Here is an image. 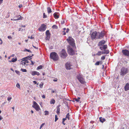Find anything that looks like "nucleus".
<instances>
[{
  "label": "nucleus",
  "mask_w": 129,
  "mask_h": 129,
  "mask_svg": "<svg viewBox=\"0 0 129 129\" xmlns=\"http://www.w3.org/2000/svg\"><path fill=\"white\" fill-rule=\"evenodd\" d=\"M104 31H102L101 32L94 31L91 35V37L92 39H101L105 35Z\"/></svg>",
  "instance_id": "f257e3e1"
},
{
  "label": "nucleus",
  "mask_w": 129,
  "mask_h": 129,
  "mask_svg": "<svg viewBox=\"0 0 129 129\" xmlns=\"http://www.w3.org/2000/svg\"><path fill=\"white\" fill-rule=\"evenodd\" d=\"M50 58L54 61H57L59 59L58 54L55 52H51L50 53Z\"/></svg>",
  "instance_id": "f03ea898"
},
{
  "label": "nucleus",
  "mask_w": 129,
  "mask_h": 129,
  "mask_svg": "<svg viewBox=\"0 0 129 129\" xmlns=\"http://www.w3.org/2000/svg\"><path fill=\"white\" fill-rule=\"evenodd\" d=\"M76 78L81 83L83 84H85V80L82 75L80 74L77 75Z\"/></svg>",
  "instance_id": "7ed1b4c3"
},
{
  "label": "nucleus",
  "mask_w": 129,
  "mask_h": 129,
  "mask_svg": "<svg viewBox=\"0 0 129 129\" xmlns=\"http://www.w3.org/2000/svg\"><path fill=\"white\" fill-rule=\"evenodd\" d=\"M66 40L72 47H74L75 46L74 40L71 37H69Z\"/></svg>",
  "instance_id": "20e7f679"
},
{
  "label": "nucleus",
  "mask_w": 129,
  "mask_h": 129,
  "mask_svg": "<svg viewBox=\"0 0 129 129\" xmlns=\"http://www.w3.org/2000/svg\"><path fill=\"white\" fill-rule=\"evenodd\" d=\"M128 72V69L127 68L123 67L121 69L120 74L122 76H123Z\"/></svg>",
  "instance_id": "39448f33"
},
{
  "label": "nucleus",
  "mask_w": 129,
  "mask_h": 129,
  "mask_svg": "<svg viewBox=\"0 0 129 129\" xmlns=\"http://www.w3.org/2000/svg\"><path fill=\"white\" fill-rule=\"evenodd\" d=\"M32 107L38 111H39L41 110L39 105L35 101L33 102V105L32 106Z\"/></svg>",
  "instance_id": "423d86ee"
},
{
  "label": "nucleus",
  "mask_w": 129,
  "mask_h": 129,
  "mask_svg": "<svg viewBox=\"0 0 129 129\" xmlns=\"http://www.w3.org/2000/svg\"><path fill=\"white\" fill-rule=\"evenodd\" d=\"M67 48L68 52L69 54L71 55H73L74 54V51L71 46H68Z\"/></svg>",
  "instance_id": "0eeeda50"
},
{
  "label": "nucleus",
  "mask_w": 129,
  "mask_h": 129,
  "mask_svg": "<svg viewBox=\"0 0 129 129\" xmlns=\"http://www.w3.org/2000/svg\"><path fill=\"white\" fill-rule=\"evenodd\" d=\"M67 56V54L65 50L64 49H62L60 53V57L62 58H64Z\"/></svg>",
  "instance_id": "6e6552de"
},
{
  "label": "nucleus",
  "mask_w": 129,
  "mask_h": 129,
  "mask_svg": "<svg viewBox=\"0 0 129 129\" xmlns=\"http://www.w3.org/2000/svg\"><path fill=\"white\" fill-rule=\"evenodd\" d=\"M46 25L44 24H41L40 27L38 29V30L40 31H43L46 30Z\"/></svg>",
  "instance_id": "1a4fd4ad"
},
{
  "label": "nucleus",
  "mask_w": 129,
  "mask_h": 129,
  "mask_svg": "<svg viewBox=\"0 0 129 129\" xmlns=\"http://www.w3.org/2000/svg\"><path fill=\"white\" fill-rule=\"evenodd\" d=\"M22 59L23 60L21 61V64L22 65H25V66L28 65V63H29L28 61L25 59V58H23Z\"/></svg>",
  "instance_id": "9d476101"
},
{
  "label": "nucleus",
  "mask_w": 129,
  "mask_h": 129,
  "mask_svg": "<svg viewBox=\"0 0 129 129\" xmlns=\"http://www.w3.org/2000/svg\"><path fill=\"white\" fill-rule=\"evenodd\" d=\"M46 35L45 38L46 40H49L50 38L51 34L49 30H47L46 31Z\"/></svg>",
  "instance_id": "9b49d317"
},
{
  "label": "nucleus",
  "mask_w": 129,
  "mask_h": 129,
  "mask_svg": "<svg viewBox=\"0 0 129 129\" xmlns=\"http://www.w3.org/2000/svg\"><path fill=\"white\" fill-rule=\"evenodd\" d=\"M122 52L124 55L126 56H129V51L127 50H123L122 51Z\"/></svg>",
  "instance_id": "f8f14e48"
},
{
  "label": "nucleus",
  "mask_w": 129,
  "mask_h": 129,
  "mask_svg": "<svg viewBox=\"0 0 129 129\" xmlns=\"http://www.w3.org/2000/svg\"><path fill=\"white\" fill-rule=\"evenodd\" d=\"M14 18H15V19H14V21H16L21 20L22 18H23L21 17L20 15H19L15 16L14 17Z\"/></svg>",
  "instance_id": "ddd939ff"
},
{
  "label": "nucleus",
  "mask_w": 129,
  "mask_h": 129,
  "mask_svg": "<svg viewBox=\"0 0 129 129\" xmlns=\"http://www.w3.org/2000/svg\"><path fill=\"white\" fill-rule=\"evenodd\" d=\"M72 65L70 63L68 62L66 64V68L67 69L70 70L71 69Z\"/></svg>",
  "instance_id": "4468645a"
},
{
  "label": "nucleus",
  "mask_w": 129,
  "mask_h": 129,
  "mask_svg": "<svg viewBox=\"0 0 129 129\" xmlns=\"http://www.w3.org/2000/svg\"><path fill=\"white\" fill-rule=\"evenodd\" d=\"M59 13L58 12H55L53 14L54 18L56 19H57L59 17Z\"/></svg>",
  "instance_id": "2eb2a0df"
},
{
  "label": "nucleus",
  "mask_w": 129,
  "mask_h": 129,
  "mask_svg": "<svg viewBox=\"0 0 129 129\" xmlns=\"http://www.w3.org/2000/svg\"><path fill=\"white\" fill-rule=\"evenodd\" d=\"M31 74L33 76H34L35 75H37L38 76H39L40 75V74L39 72L36 71L32 72H31Z\"/></svg>",
  "instance_id": "dca6fc26"
},
{
  "label": "nucleus",
  "mask_w": 129,
  "mask_h": 129,
  "mask_svg": "<svg viewBox=\"0 0 129 129\" xmlns=\"http://www.w3.org/2000/svg\"><path fill=\"white\" fill-rule=\"evenodd\" d=\"M125 90L127 91L129 90V84L127 83L126 84L124 87Z\"/></svg>",
  "instance_id": "f3484780"
},
{
  "label": "nucleus",
  "mask_w": 129,
  "mask_h": 129,
  "mask_svg": "<svg viewBox=\"0 0 129 129\" xmlns=\"http://www.w3.org/2000/svg\"><path fill=\"white\" fill-rule=\"evenodd\" d=\"M105 41L104 40H102L99 42L98 45L99 46H102L105 43Z\"/></svg>",
  "instance_id": "a211bd4d"
},
{
  "label": "nucleus",
  "mask_w": 129,
  "mask_h": 129,
  "mask_svg": "<svg viewBox=\"0 0 129 129\" xmlns=\"http://www.w3.org/2000/svg\"><path fill=\"white\" fill-rule=\"evenodd\" d=\"M48 13L49 14L52 12L51 9L50 7H48L47 8Z\"/></svg>",
  "instance_id": "6ab92c4d"
},
{
  "label": "nucleus",
  "mask_w": 129,
  "mask_h": 129,
  "mask_svg": "<svg viewBox=\"0 0 129 129\" xmlns=\"http://www.w3.org/2000/svg\"><path fill=\"white\" fill-rule=\"evenodd\" d=\"M17 60V58H13L11 60H9V61L10 62H14L16 61Z\"/></svg>",
  "instance_id": "aec40b11"
},
{
  "label": "nucleus",
  "mask_w": 129,
  "mask_h": 129,
  "mask_svg": "<svg viewBox=\"0 0 129 129\" xmlns=\"http://www.w3.org/2000/svg\"><path fill=\"white\" fill-rule=\"evenodd\" d=\"M99 119L100 121L102 123L106 121V120L105 118H103L102 117H100Z\"/></svg>",
  "instance_id": "412c9836"
},
{
  "label": "nucleus",
  "mask_w": 129,
  "mask_h": 129,
  "mask_svg": "<svg viewBox=\"0 0 129 129\" xmlns=\"http://www.w3.org/2000/svg\"><path fill=\"white\" fill-rule=\"evenodd\" d=\"M55 103V101L54 99H52L50 102V104H54Z\"/></svg>",
  "instance_id": "4be33fe9"
},
{
  "label": "nucleus",
  "mask_w": 129,
  "mask_h": 129,
  "mask_svg": "<svg viewBox=\"0 0 129 129\" xmlns=\"http://www.w3.org/2000/svg\"><path fill=\"white\" fill-rule=\"evenodd\" d=\"M103 54H108L109 53V52L108 50H105L104 51H102Z\"/></svg>",
  "instance_id": "5701e85b"
},
{
  "label": "nucleus",
  "mask_w": 129,
  "mask_h": 129,
  "mask_svg": "<svg viewBox=\"0 0 129 129\" xmlns=\"http://www.w3.org/2000/svg\"><path fill=\"white\" fill-rule=\"evenodd\" d=\"M56 113L58 114H59L60 113V108H56Z\"/></svg>",
  "instance_id": "b1692460"
},
{
  "label": "nucleus",
  "mask_w": 129,
  "mask_h": 129,
  "mask_svg": "<svg viewBox=\"0 0 129 129\" xmlns=\"http://www.w3.org/2000/svg\"><path fill=\"white\" fill-rule=\"evenodd\" d=\"M80 98L78 97L77 98H75V101L77 102H79L80 101V103L81 102L80 101H79V100L80 99Z\"/></svg>",
  "instance_id": "393cba45"
},
{
  "label": "nucleus",
  "mask_w": 129,
  "mask_h": 129,
  "mask_svg": "<svg viewBox=\"0 0 129 129\" xmlns=\"http://www.w3.org/2000/svg\"><path fill=\"white\" fill-rule=\"evenodd\" d=\"M102 54H103L102 51H98L97 53L96 54V55H100Z\"/></svg>",
  "instance_id": "a878e982"
},
{
  "label": "nucleus",
  "mask_w": 129,
  "mask_h": 129,
  "mask_svg": "<svg viewBox=\"0 0 129 129\" xmlns=\"http://www.w3.org/2000/svg\"><path fill=\"white\" fill-rule=\"evenodd\" d=\"M66 118H67L68 120L70 119V114L69 113L67 114Z\"/></svg>",
  "instance_id": "bb28decb"
},
{
  "label": "nucleus",
  "mask_w": 129,
  "mask_h": 129,
  "mask_svg": "<svg viewBox=\"0 0 129 129\" xmlns=\"http://www.w3.org/2000/svg\"><path fill=\"white\" fill-rule=\"evenodd\" d=\"M23 51L24 52L26 51L30 53H31V50H30L29 49H27L26 48L24 50H23Z\"/></svg>",
  "instance_id": "cd10ccee"
},
{
  "label": "nucleus",
  "mask_w": 129,
  "mask_h": 129,
  "mask_svg": "<svg viewBox=\"0 0 129 129\" xmlns=\"http://www.w3.org/2000/svg\"><path fill=\"white\" fill-rule=\"evenodd\" d=\"M52 28L53 29H57L58 28V27L56 25H54L52 26Z\"/></svg>",
  "instance_id": "c85d7f7f"
},
{
  "label": "nucleus",
  "mask_w": 129,
  "mask_h": 129,
  "mask_svg": "<svg viewBox=\"0 0 129 129\" xmlns=\"http://www.w3.org/2000/svg\"><path fill=\"white\" fill-rule=\"evenodd\" d=\"M47 18V16L46 14L45 13H43V18Z\"/></svg>",
  "instance_id": "c756f323"
},
{
  "label": "nucleus",
  "mask_w": 129,
  "mask_h": 129,
  "mask_svg": "<svg viewBox=\"0 0 129 129\" xmlns=\"http://www.w3.org/2000/svg\"><path fill=\"white\" fill-rule=\"evenodd\" d=\"M20 71L23 72H26L27 71L25 69H24L22 68H21L20 70Z\"/></svg>",
  "instance_id": "7c9ffc66"
},
{
  "label": "nucleus",
  "mask_w": 129,
  "mask_h": 129,
  "mask_svg": "<svg viewBox=\"0 0 129 129\" xmlns=\"http://www.w3.org/2000/svg\"><path fill=\"white\" fill-rule=\"evenodd\" d=\"M42 67L43 66L42 65H40L37 67V70H39L41 69L42 68Z\"/></svg>",
  "instance_id": "2f4dec72"
},
{
  "label": "nucleus",
  "mask_w": 129,
  "mask_h": 129,
  "mask_svg": "<svg viewBox=\"0 0 129 129\" xmlns=\"http://www.w3.org/2000/svg\"><path fill=\"white\" fill-rule=\"evenodd\" d=\"M44 115H48L49 114V112L47 111H44Z\"/></svg>",
  "instance_id": "473e14b6"
},
{
  "label": "nucleus",
  "mask_w": 129,
  "mask_h": 129,
  "mask_svg": "<svg viewBox=\"0 0 129 129\" xmlns=\"http://www.w3.org/2000/svg\"><path fill=\"white\" fill-rule=\"evenodd\" d=\"M16 86L18 88H19L20 89V86L19 84L18 83L16 84Z\"/></svg>",
  "instance_id": "72a5a7b5"
},
{
  "label": "nucleus",
  "mask_w": 129,
  "mask_h": 129,
  "mask_svg": "<svg viewBox=\"0 0 129 129\" xmlns=\"http://www.w3.org/2000/svg\"><path fill=\"white\" fill-rule=\"evenodd\" d=\"M58 119V118L57 117V115H55V121L56 122L57 121V120Z\"/></svg>",
  "instance_id": "f704fd0d"
},
{
  "label": "nucleus",
  "mask_w": 129,
  "mask_h": 129,
  "mask_svg": "<svg viewBox=\"0 0 129 129\" xmlns=\"http://www.w3.org/2000/svg\"><path fill=\"white\" fill-rule=\"evenodd\" d=\"M43 85V83H41L39 85V86L40 88H42Z\"/></svg>",
  "instance_id": "c9c22d12"
},
{
  "label": "nucleus",
  "mask_w": 129,
  "mask_h": 129,
  "mask_svg": "<svg viewBox=\"0 0 129 129\" xmlns=\"http://www.w3.org/2000/svg\"><path fill=\"white\" fill-rule=\"evenodd\" d=\"M45 123H42L40 126V129H41L43 127V126L44 125H45Z\"/></svg>",
  "instance_id": "e433bc0d"
},
{
  "label": "nucleus",
  "mask_w": 129,
  "mask_h": 129,
  "mask_svg": "<svg viewBox=\"0 0 129 129\" xmlns=\"http://www.w3.org/2000/svg\"><path fill=\"white\" fill-rule=\"evenodd\" d=\"M105 58V56H102L101 58V59L102 60H104Z\"/></svg>",
  "instance_id": "4c0bfd02"
},
{
  "label": "nucleus",
  "mask_w": 129,
  "mask_h": 129,
  "mask_svg": "<svg viewBox=\"0 0 129 129\" xmlns=\"http://www.w3.org/2000/svg\"><path fill=\"white\" fill-rule=\"evenodd\" d=\"M103 48H104V50L106 49L107 47V45H105L103 46Z\"/></svg>",
  "instance_id": "58836bf2"
},
{
  "label": "nucleus",
  "mask_w": 129,
  "mask_h": 129,
  "mask_svg": "<svg viewBox=\"0 0 129 129\" xmlns=\"http://www.w3.org/2000/svg\"><path fill=\"white\" fill-rule=\"evenodd\" d=\"M28 38H30L31 39H34V37H33L32 36H29L28 37Z\"/></svg>",
  "instance_id": "ea45409f"
},
{
  "label": "nucleus",
  "mask_w": 129,
  "mask_h": 129,
  "mask_svg": "<svg viewBox=\"0 0 129 129\" xmlns=\"http://www.w3.org/2000/svg\"><path fill=\"white\" fill-rule=\"evenodd\" d=\"M12 98L11 97H9L7 98V100L8 101H10L11 99Z\"/></svg>",
  "instance_id": "a19ab883"
},
{
  "label": "nucleus",
  "mask_w": 129,
  "mask_h": 129,
  "mask_svg": "<svg viewBox=\"0 0 129 129\" xmlns=\"http://www.w3.org/2000/svg\"><path fill=\"white\" fill-rule=\"evenodd\" d=\"M99 64L100 62L99 61H98L95 63V65H99Z\"/></svg>",
  "instance_id": "79ce46f5"
},
{
  "label": "nucleus",
  "mask_w": 129,
  "mask_h": 129,
  "mask_svg": "<svg viewBox=\"0 0 129 129\" xmlns=\"http://www.w3.org/2000/svg\"><path fill=\"white\" fill-rule=\"evenodd\" d=\"M65 23L64 21L63 20L62 21H61V24H63Z\"/></svg>",
  "instance_id": "37998d69"
},
{
  "label": "nucleus",
  "mask_w": 129,
  "mask_h": 129,
  "mask_svg": "<svg viewBox=\"0 0 129 129\" xmlns=\"http://www.w3.org/2000/svg\"><path fill=\"white\" fill-rule=\"evenodd\" d=\"M10 17V15L9 14H8L7 15L5 16V18H8Z\"/></svg>",
  "instance_id": "c03bdc74"
},
{
  "label": "nucleus",
  "mask_w": 129,
  "mask_h": 129,
  "mask_svg": "<svg viewBox=\"0 0 129 129\" xmlns=\"http://www.w3.org/2000/svg\"><path fill=\"white\" fill-rule=\"evenodd\" d=\"M8 38L9 39H12V37L10 36H8Z\"/></svg>",
  "instance_id": "a18cd8bd"
},
{
  "label": "nucleus",
  "mask_w": 129,
  "mask_h": 129,
  "mask_svg": "<svg viewBox=\"0 0 129 129\" xmlns=\"http://www.w3.org/2000/svg\"><path fill=\"white\" fill-rule=\"evenodd\" d=\"M33 82L34 84H37V85H38V83H37V82L35 81H33Z\"/></svg>",
  "instance_id": "49530a36"
},
{
  "label": "nucleus",
  "mask_w": 129,
  "mask_h": 129,
  "mask_svg": "<svg viewBox=\"0 0 129 129\" xmlns=\"http://www.w3.org/2000/svg\"><path fill=\"white\" fill-rule=\"evenodd\" d=\"M100 49L101 50H104V48L103 47V46L101 47H100Z\"/></svg>",
  "instance_id": "de8ad7c7"
},
{
  "label": "nucleus",
  "mask_w": 129,
  "mask_h": 129,
  "mask_svg": "<svg viewBox=\"0 0 129 129\" xmlns=\"http://www.w3.org/2000/svg\"><path fill=\"white\" fill-rule=\"evenodd\" d=\"M23 6L22 5H20L18 7L19 8H20L22 7Z\"/></svg>",
  "instance_id": "09e8293b"
},
{
  "label": "nucleus",
  "mask_w": 129,
  "mask_h": 129,
  "mask_svg": "<svg viewBox=\"0 0 129 129\" xmlns=\"http://www.w3.org/2000/svg\"><path fill=\"white\" fill-rule=\"evenodd\" d=\"M62 32L63 33V35H66V32L65 31H62Z\"/></svg>",
  "instance_id": "8fccbe9b"
},
{
  "label": "nucleus",
  "mask_w": 129,
  "mask_h": 129,
  "mask_svg": "<svg viewBox=\"0 0 129 129\" xmlns=\"http://www.w3.org/2000/svg\"><path fill=\"white\" fill-rule=\"evenodd\" d=\"M42 98L43 99H45V95L43 94V95L42 96Z\"/></svg>",
  "instance_id": "3c124183"
},
{
  "label": "nucleus",
  "mask_w": 129,
  "mask_h": 129,
  "mask_svg": "<svg viewBox=\"0 0 129 129\" xmlns=\"http://www.w3.org/2000/svg\"><path fill=\"white\" fill-rule=\"evenodd\" d=\"M69 29L68 28H67V30L66 31V33H68V32L69 31Z\"/></svg>",
  "instance_id": "603ef678"
},
{
  "label": "nucleus",
  "mask_w": 129,
  "mask_h": 129,
  "mask_svg": "<svg viewBox=\"0 0 129 129\" xmlns=\"http://www.w3.org/2000/svg\"><path fill=\"white\" fill-rule=\"evenodd\" d=\"M15 72L17 74H18L19 73V72L17 71H15Z\"/></svg>",
  "instance_id": "864d4df0"
},
{
  "label": "nucleus",
  "mask_w": 129,
  "mask_h": 129,
  "mask_svg": "<svg viewBox=\"0 0 129 129\" xmlns=\"http://www.w3.org/2000/svg\"><path fill=\"white\" fill-rule=\"evenodd\" d=\"M66 119H67L66 118H63L62 121H64Z\"/></svg>",
  "instance_id": "5fc2aeb1"
},
{
  "label": "nucleus",
  "mask_w": 129,
  "mask_h": 129,
  "mask_svg": "<svg viewBox=\"0 0 129 129\" xmlns=\"http://www.w3.org/2000/svg\"><path fill=\"white\" fill-rule=\"evenodd\" d=\"M53 80L54 82H56L57 81V79H54Z\"/></svg>",
  "instance_id": "6e6d98bb"
},
{
  "label": "nucleus",
  "mask_w": 129,
  "mask_h": 129,
  "mask_svg": "<svg viewBox=\"0 0 129 129\" xmlns=\"http://www.w3.org/2000/svg\"><path fill=\"white\" fill-rule=\"evenodd\" d=\"M60 104H59L58 105L57 107L56 108H59V107H60Z\"/></svg>",
  "instance_id": "4d7b16f0"
},
{
  "label": "nucleus",
  "mask_w": 129,
  "mask_h": 129,
  "mask_svg": "<svg viewBox=\"0 0 129 129\" xmlns=\"http://www.w3.org/2000/svg\"><path fill=\"white\" fill-rule=\"evenodd\" d=\"M3 0H0V4H1L2 3Z\"/></svg>",
  "instance_id": "13d9d810"
},
{
  "label": "nucleus",
  "mask_w": 129,
  "mask_h": 129,
  "mask_svg": "<svg viewBox=\"0 0 129 129\" xmlns=\"http://www.w3.org/2000/svg\"><path fill=\"white\" fill-rule=\"evenodd\" d=\"M0 41H1V43H0V44L1 45L3 43V41H2V40H1Z\"/></svg>",
  "instance_id": "bf43d9fd"
},
{
  "label": "nucleus",
  "mask_w": 129,
  "mask_h": 129,
  "mask_svg": "<svg viewBox=\"0 0 129 129\" xmlns=\"http://www.w3.org/2000/svg\"><path fill=\"white\" fill-rule=\"evenodd\" d=\"M33 47H34L35 48V49H38V47H36V46H34L33 45Z\"/></svg>",
  "instance_id": "052dcab7"
},
{
  "label": "nucleus",
  "mask_w": 129,
  "mask_h": 129,
  "mask_svg": "<svg viewBox=\"0 0 129 129\" xmlns=\"http://www.w3.org/2000/svg\"><path fill=\"white\" fill-rule=\"evenodd\" d=\"M62 124H63L64 125L65 124V123H64V121H62Z\"/></svg>",
  "instance_id": "680f3d73"
},
{
  "label": "nucleus",
  "mask_w": 129,
  "mask_h": 129,
  "mask_svg": "<svg viewBox=\"0 0 129 129\" xmlns=\"http://www.w3.org/2000/svg\"><path fill=\"white\" fill-rule=\"evenodd\" d=\"M12 108L13 109V112L14 111V107H12Z\"/></svg>",
  "instance_id": "e2e57ef3"
},
{
  "label": "nucleus",
  "mask_w": 129,
  "mask_h": 129,
  "mask_svg": "<svg viewBox=\"0 0 129 129\" xmlns=\"http://www.w3.org/2000/svg\"><path fill=\"white\" fill-rule=\"evenodd\" d=\"M21 28H19V31H20V30H21V31H23V29H22V30H21Z\"/></svg>",
  "instance_id": "0e129e2a"
},
{
  "label": "nucleus",
  "mask_w": 129,
  "mask_h": 129,
  "mask_svg": "<svg viewBox=\"0 0 129 129\" xmlns=\"http://www.w3.org/2000/svg\"><path fill=\"white\" fill-rule=\"evenodd\" d=\"M2 118H3L1 116H0V120H1Z\"/></svg>",
  "instance_id": "69168bd1"
},
{
  "label": "nucleus",
  "mask_w": 129,
  "mask_h": 129,
  "mask_svg": "<svg viewBox=\"0 0 129 129\" xmlns=\"http://www.w3.org/2000/svg\"><path fill=\"white\" fill-rule=\"evenodd\" d=\"M51 92L52 93H54L55 92L53 90H52Z\"/></svg>",
  "instance_id": "338daca9"
},
{
  "label": "nucleus",
  "mask_w": 129,
  "mask_h": 129,
  "mask_svg": "<svg viewBox=\"0 0 129 129\" xmlns=\"http://www.w3.org/2000/svg\"><path fill=\"white\" fill-rule=\"evenodd\" d=\"M31 113H34V111L33 110H31Z\"/></svg>",
  "instance_id": "774afa93"
}]
</instances>
